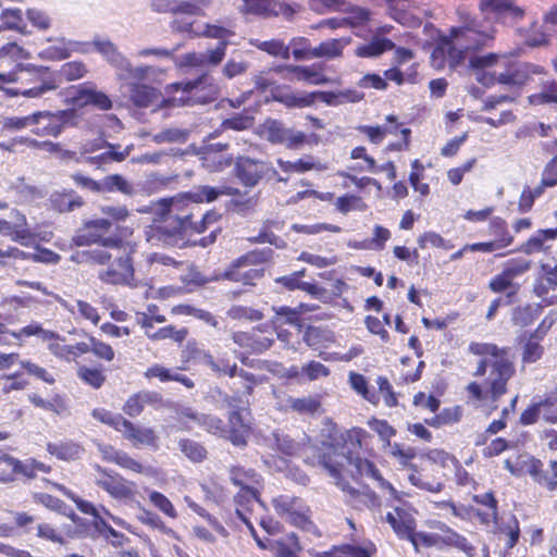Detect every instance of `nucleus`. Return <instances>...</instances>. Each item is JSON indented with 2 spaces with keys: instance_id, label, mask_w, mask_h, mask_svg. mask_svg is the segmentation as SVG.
<instances>
[{
  "instance_id": "8",
  "label": "nucleus",
  "mask_w": 557,
  "mask_h": 557,
  "mask_svg": "<svg viewBox=\"0 0 557 557\" xmlns=\"http://www.w3.org/2000/svg\"><path fill=\"white\" fill-rule=\"evenodd\" d=\"M237 178L246 187H255L262 178H274L287 182L286 177L277 176V171L271 163L249 157H237L235 161Z\"/></svg>"
},
{
  "instance_id": "41",
  "label": "nucleus",
  "mask_w": 557,
  "mask_h": 557,
  "mask_svg": "<svg viewBox=\"0 0 557 557\" xmlns=\"http://www.w3.org/2000/svg\"><path fill=\"white\" fill-rule=\"evenodd\" d=\"M274 251L271 248L255 249L238 258L233 262L234 268L246 265H256L270 261L273 258Z\"/></svg>"
},
{
  "instance_id": "27",
  "label": "nucleus",
  "mask_w": 557,
  "mask_h": 557,
  "mask_svg": "<svg viewBox=\"0 0 557 557\" xmlns=\"http://www.w3.org/2000/svg\"><path fill=\"white\" fill-rule=\"evenodd\" d=\"M74 101L79 107L92 104L103 111L112 108V101L110 98L104 92L94 88H81L77 91V96L74 98Z\"/></svg>"
},
{
  "instance_id": "32",
  "label": "nucleus",
  "mask_w": 557,
  "mask_h": 557,
  "mask_svg": "<svg viewBox=\"0 0 557 557\" xmlns=\"http://www.w3.org/2000/svg\"><path fill=\"white\" fill-rule=\"evenodd\" d=\"M385 520L399 536H411L413 520L404 509L395 508L393 512H387Z\"/></svg>"
},
{
  "instance_id": "6",
  "label": "nucleus",
  "mask_w": 557,
  "mask_h": 557,
  "mask_svg": "<svg viewBox=\"0 0 557 557\" xmlns=\"http://www.w3.org/2000/svg\"><path fill=\"white\" fill-rule=\"evenodd\" d=\"M275 512L286 522L306 531H313L310 508L299 497L280 495L272 500Z\"/></svg>"
},
{
  "instance_id": "43",
  "label": "nucleus",
  "mask_w": 557,
  "mask_h": 557,
  "mask_svg": "<svg viewBox=\"0 0 557 557\" xmlns=\"http://www.w3.org/2000/svg\"><path fill=\"white\" fill-rule=\"evenodd\" d=\"M198 37L214 38L220 41H226V39L234 35L231 23L225 25L218 24H200L198 33H195Z\"/></svg>"
},
{
  "instance_id": "44",
  "label": "nucleus",
  "mask_w": 557,
  "mask_h": 557,
  "mask_svg": "<svg viewBox=\"0 0 557 557\" xmlns=\"http://www.w3.org/2000/svg\"><path fill=\"white\" fill-rule=\"evenodd\" d=\"M212 0H176L175 14L205 15Z\"/></svg>"
},
{
  "instance_id": "38",
  "label": "nucleus",
  "mask_w": 557,
  "mask_h": 557,
  "mask_svg": "<svg viewBox=\"0 0 557 557\" xmlns=\"http://www.w3.org/2000/svg\"><path fill=\"white\" fill-rule=\"evenodd\" d=\"M557 286V264H542V275L534 287V292L539 297L546 296Z\"/></svg>"
},
{
  "instance_id": "53",
  "label": "nucleus",
  "mask_w": 557,
  "mask_h": 557,
  "mask_svg": "<svg viewBox=\"0 0 557 557\" xmlns=\"http://www.w3.org/2000/svg\"><path fill=\"white\" fill-rule=\"evenodd\" d=\"M72 259L78 263L106 264L110 261L111 253L103 248H97L77 252Z\"/></svg>"
},
{
  "instance_id": "48",
  "label": "nucleus",
  "mask_w": 557,
  "mask_h": 557,
  "mask_svg": "<svg viewBox=\"0 0 557 557\" xmlns=\"http://www.w3.org/2000/svg\"><path fill=\"white\" fill-rule=\"evenodd\" d=\"M178 447L193 462H201L207 457V449L196 441L183 438L178 442Z\"/></svg>"
},
{
  "instance_id": "24",
  "label": "nucleus",
  "mask_w": 557,
  "mask_h": 557,
  "mask_svg": "<svg viewBox=\"0 0 557 557\" xmlns=\"http://www.w3.org/2000/svg\"><path fill=\"white\" fill-rule=\"evenodd\" d=\"M161 401V395L156 392H139L126 400L123 410L129 417H137L146 405L158 406Z\"/></svg>"
},
{
  "instance_id": "58",
  "label": "nucleus",
  "mask_w": 557,
  "mask_h": 557,
  "mask_svg": "<svg viewBox=\"0 0 557 557\" xmlns=\"http://www.w3.org/2000/svg\"><path fill=\"white\" fill-rule=\"evenodd\" d=\"M187 333L186 329L176 330L173 325H168L156 332H147V336L152 341L172 338L177 343H182L186 338Z\"/></svg>"
},
{
  "instance_id": "35",
  "label": "nucleus",
  "mask_w": 557,
  "mask_h": 557,
  "mask_svg": "<svg viewBox=\"0 0 557 557\" xmlns=\"http://www.w3.org/2000/svg\"><path fill=\"white\" fill-rule=\"evenodd\" d=\"M350 42L349 38L330 39L321 42L318 47L310 50L312 58H329L333 59L342 54V50Z\"/></svg>"
},
{
  "instance_id": "31",
  "label": "nucleus",
  "mask_w": 557,
  "mask_h": 557,
  "mask_svg": "<svg viewBox=\"0 0 557 557\" xmlns=\"http://www.w3.org/2000/svg\"><path fill=\"white\" fill-rule=\"evenodd\" d=\"M234 189L231 187H211L208 185H202L195 187L191 191H189L186 197L195 202H211L218 199L222 195H234Z\"/></svg>"
},
{
  "instance_id": "36",
  "label": "nucleus",
  "mask_w": 557,
  "mask_h": 557,
  "mask_svg": "<svg viewBox=\"0 0 557 557\" xmlns=\"http://www.w3.org/2000/svg\"><path fill=\"white\" fill-rule=\"evenodd\" d=\"M47 450L49 454L55 456L58 459L61 460H75L79 458L83 448L79 444L67 441V442H60V443H49L47 445Z\"/></svg>"
},
{
  "instance_id": "13",
  "label": "nucleus",
  "mask_w": 557,
  "mask_h": 557,
  "mask_svg": "<svg viewBox=\"0 0 557 557\" xmlns=\"http://www.w3.org/2000/svg\"><path fill=\"white\" fill-rule=\"evenodd\" d=\"M98 277L108 284L131 285L134 281V268L127 255L119 256L107 270L99 272Z\"/></svg>"
},
{
  "instance_id": "1",
  "label": "nucleus",
  "mask_w": 557,
  "mask_h": 557,
  "mask_svg": "<svg viewBox=\"0 0 557 557\" xmlns=\"http://www.w3.org/2000/svg\"><path fill=\"white\" fill-rule=\"evenodd\" d=\"M191 208L180 199H163L156 211L152 225L146 232L151 245L183 248L186 246L208 247L215 243L222 227V215L214 210L205 213L200 221H194Z\"/></svg>"
},
{
  "instance_id": "40",
  "label": "nucleus",
  "mask_w": 557,
  "mask_h": 557,
  "mask_svg": "<svg viewBox=\"0 0 557 557\" xmlns=\"http://www.w3.org/2000/svg\"><path fill=\"white\" fill-rule=\"evenodd\" d=\"M272 310L275 313L274 318L271 320L274 327H278L283 324H289L297 326L299 330L301 329L300 318L295 308L287 306H273Z\"/></svg>"
},
{
  "instance_id": "46",
  "label": "nucleus",
  "mask_w": 557,
  "mask_h": 557,
  "mask_svg": "<svg viewBox=\"0 0 557 557\" xmlns=\"http://www.w3.org/2000/svg\"><path fill=\"white\" fill-rule=\"evenodd\" d=\"M133 148H134V145L131 144L123 149V152H114L112 154H107V152H102L98 156L85 157L84 159H82V161H84L88 164L96 165L97 168H101L112 161H114V162L124 161L129 156Z\"/></svg>"
},
{
  "instance_id": "52",
  "label": "nucleus",
  "mask_w": 557,
  "mask_h": 557,
  "mask_svg": "<svg viewBox=\"0 0 557 557\" xmlns=\"http://www.w3.org/2000/svg\"><path fill=\"white\" fill-rule=\"evenodd\" d=\"M299 552L300 545L295 533L287 534L275 543V554L278 557H296Z\"/></svg>"
},
{
  "instance_id": "23",
  "label": "nucleus",
  "mask_w": 557,
  "mask_h": 557,
  "mask_svg": "<svg viewBox=\"0 0 557 557\" xmlns=\"http://www.w3.org/2000/svg\"><path fill=\"white\" fill-rule=\"evenodd\" d=\"M72 51L86 53L88 52V44L78 41H67L64 39L59 41L57 46H50L44 49L39 55L41 59L47 60H63L70 57Z\"/></svg>"
},
{
  "instance_id": "47",
  "label": "nucleus",
  "mask_w": 557,
  "mask_h": 557,
  "mask_svg": "<svg viewBox=\"0 0 557 557\" xmlns=\"http://www.w3.org/2000/svg\"><path fill=\"white\" fill-rule=\"evenodd\" d=\"M250 42L258 49L265 51L271 55L281 57L284 60H288L290 57L289 47L285 46L281 40L272 39L268 41H261L259 39H255Z\"/></svg>"
},
{
  "instance_id": "22",
  "label": "nucleus",
  "mask_w": 557,
  "mask_h": 557,
  "mask_svg": "<svg viewBox=\"0 0 557 557\" xmlns=\"http://www.w3.org/2000/svg\"><path fill=\"white\" fill-rule=\"evenodd\" d=\"M10 221L15 233V243L22 246H30L37 239L36 233L29 227L24 213L17 209L10 212Z\"/></svg>"
},
{
  "instance_id": "29",
  "label": "nucleus",
  "mask_w": 557,
  "mask_h": 557,
  "mask_svg": "<svg viewBox=\"0 0 557 557\" xmlns=\"http://www.w3.org/2000/svg\"><path fill=\"white\" fill-rule=\"evenodd\" d=\"M339 486L350 495V502L355 507L360 508L363 506L370 510L381 507V499L372 490L364 487L359 491L350 486Z\"/></svg>"
},
{
  "instance_id": "39",
  "label": "nucleus",
  "mask_w": 557,
  "mask_h": 557,
  "mask_svg": "<svg viewBox=\"0 0 557 557\" xmlns=\"http://www.w3.org/2000/svg\"><path fill=\"white\" fill-rule=\"evenodd\" d=\"M314 95L312 92H285L275 96V100L288 108H306L314 103Z\"/></svg>"
},
{
  "instance_id": "9",
  "label": "nucleus",
  "mask_w": 557,
  "mask_h": 557,
  "mask_svg": "<svg viewBox=\"0 0 557 557\" xmlns=\"http://www.w3.org/2000/svg\"><path fill=\"white\" fill-rule=\"evenodd\" d=\"M39 137H59L65 127L74 126L77 120V113L74 109L58 111H37Z\"/></svg>"
},
{
  "instance_id": "59",
  "label": "nucleus",
  "mask_w": 557,
  "mask_h": 557,
  "mask_svg": "<svg viewBox=\"0 0 557 557\" xmlns=\"http://www.w3.org/2000/svg\"><path fill=\"white\" fill-rule=\"evenodd\" d=\"M227 317L233 320H249V321H260L263 319V313L255 308L246 307V306H232L227 312Z\"/></svg>"
},
{
  "instance_id": "56",
  "label": "nucleus",
  "mask_w": 557,
  "mask_h": 557,
  "mask_svg": "<svg viewBox=\"0 0 557 557\" xmlns=\"http://www.w3.org/2000/svg\"><path fill=\"white\" fill-rule=\"evenodd\" d=\"M288 127L276 120H269L263 125V134L272 144L282 145Z\"/></svg>"
},
{
  "instance_id": "12",
  "label": "nucleus",
  "mask_w": 557,
  "mask_h": 557,
  "mask_svg": "<svg viewBox=\"0 0 557 557\" xmlns=\"http://www.w3.org/2000/svg\"><path fill=\"white\" fill-rule=\"evenodd\" d=\"M177 416L180 421L185 423V428L187 430H190L191 426L184 421L185 419L195 422L198 426L202 428L210 434L220 437L225 435V423L222 419H220L216 416L197 412L190 407H184L180 409L177 411Z\"/></svg>"
},
{
  "instance_id": "51",
  "label": "nucleus",
  "mask_w": 557,
  "mask_h": 557,
  "mask_svg": "<svg viewBox=\"0 0 557 557\" xmlns=\"http://www.w3.org/2000/svg\"><path fill=\"white\" fill-rule=\"evenodd\" d=\"M112 454L113 455L111 457H108V460L115 462L116 465L124 469H127L136 473H146L149 470L148 467L143 466L140 462H138L124 451L112 450Z\"/></svg>"
},
{
  "instance_id": "50",
  "label": "nucleus",
  "mask_w": 557,
  "mask_h": 557,
  "mask_svg": "<svg viewBox=\"0 0 557 557\" xmlns=\"http://www.w3.org/2000/svg\"><path fill=\"white\" fill-rule=\"evenodd\" d=\"M269 445L275 447L277 450L282 451L284 455L293 456L297 453L298 444L292 440L288 435L280 433L277 431L272 432L271 436L268 438Z\"/></svg>"
},
{
  "instance_id": "60",
  "label": "nucleus",
  "mask_w": 557,
  "mask_h": 557,
  "mask_svg": "<svg viewBox=\"0 0 557 557\" xmlns=\"http://www.w3.org/2000/svg\"><path fill=\"white\" fill-rule=\"evenodd\" d=\"M389 238V230L381 225H375L373 230V237L370 240L363 242L360 247L371 250H382Z\"/></svg>"
},
{
  "instance_id": "5",
  "label": "nucleus",
  "mask_w": 557,
  "mask_h": 557,
  "mask_svg": "<svg viewBox=\"0 0 557 557\" xmlns=\"http://www.w3.org/2000/svg\"><path fill=\"white\" fill-rule=\"evenodd\" d=\"M468 350L475 356H491L493 358L485 385L488 387L492 401H497L507 392V383L516 372L515 364L509 357V349L499 348L492 343L473 342L470 343Z\"/></svg>"
},
{
  "instance_id": "28",
  "label": "nucleus",
  "mask_w": 557,
  "mask_h": 557,
  "mask_svg": "<svg viewBox=\"0 0 557 557\" xmlns=\"http://www.w3.org/2000/svg\"><path fill=\"white\" fill-rule=\"evenodd\" d=\"M218 369H214V372L220 374H227L231 377L238 375L243 380V388L245 395H251L253 392V386L257 384V380L252 373L246 372L243 369L238 371L237 366L230 364L226 359H219Z\"/></svg>"
},
{
  "instance_id": "55",
  "label": "nucleus",
  "mask_w": 557,
  "mask_h": 557,
  "mask_svg": "<svg viewBox=\"0 0 557 557\" xmlns=\"http://www.w3.org/2000/svg\"><path fill=\"white\" fill-rule=\"evenodd\" d=\"M473 500L476 504H480V505L486 507V511L483 513V517H482L483 521H485V522H491V521L496 522L497 521V516H498L497 500L494 497L493 493L487 492L484 494L474 495Z\"/></svg>"
},
{
  "instance_id": "64",
  "label": "nucleus",
  "mask_w": 557,
  "mask_h": 557,
  "mask_svg": "<svg viewBox=\"0 0 557 557\" xmlns=\"http://www.w3.org/2000/svg\"><path fill=\"white\" fill-rule=\"evenodd\" d=\"M490 288L494 293H502L510 289L509 295H512L517 293L519 285L513 283V280L505 271H503L491 280Z\"/></svg>"
},
{
  "instance_id": "34",
  "label": "nucleus",
  "mask_w": 557,
  "mask_h": 557,
  "mask_svg": "<svg viewBox=\"0 0 557 557\" xmlns=\"http://www.w3.org/2000/svg\"><path fill=\"white\" fill-rule=\"evenodd\" d=\"M395 47L387 38L374 37L370 42L363 44L356 49V55L360 58H376Z\"/></svg>"
},
{
  "instance_id": "17",
  "label": "nucleus",
  "mask_w": 557,
  "mask_h": 557,
  "mask_svg": "<svg viewBox=\"0 0 557 557\" xmlns=\"http://www.w3.org/2000/svg\"><path fill=\"white\" fill-rule=\"evenodd\" d=\"M523 466L525 468V472L530 474L535 482L539 484L546 486L548 491H555L557 488V461L552 460L549 462V469L553 478H549L543 470V463L540 459H536L531 456H527L525 459L522 460Z\"/></svg>"
},
{
  "instance_id": "2",
  "label": "nucleus",
  "mask_w": 557,
  "mask_h": 557,
  "mask_svg": "<svg viewBox=\"0 0 557 557\" xmlns=\"http://www.w3.org/2000/svg\"><path fill=\"white\" fill-rule=\"evenodd\" d=\"M495 29L478 18H467L461 27L451 28L448 36H441L431 53V65L437 71L448 66L456 71L465 64L467 53L488 46Z\"/></svg>"
},
{
  "instance_id": "62",
  "label": "nucleus",
  "mask_w": 557,
  "mask_h": 557,
  "mask_svg": "<svg viewBox=\"0 0 557 557\" xmlns=\"http://www.w3.org/2000/svg\"><path fill=\"white\" fill-rule=\"evenodd\" d=\"M188 138V132L185 129L171 127L165 128L153 135L152 140L157 144L163 143H185Z\"/></svg>"
},
{
  "instance_id": "57",
  "label": "nucleus",
  "mask_w": 557,
  "mask_h": 557,
  "mask_svg": "<svg viewBox=\"0 0 557 557\" xmlns=\"http://www.w3.org/2000/svg\"><path fill=\"white\" fill-rule=\"evenodd\" d=\"M511 242L512 236L506 233L500 238H497L492 242L465 245V249H469L470 251L492 252L494 250L507 247L508 245L511 244Z\"/></svg>"
},
{
  "instance_id": "4",
  "label": "nucleus",
  "mask_w": 557,
  "mask_h": 557,
  "mask_svg": "<svg viewBox=\"0 0 557 557\" xmlns=\"http://www.w3.org/2000/svg\"><path fill=\"white\" fill-rule=\"evenodd\" d=\"M319 463L336 481L337 485H343L341 479L344 473L354 479L367 478L377 483L382 490H387L393 497H397V491L380 473L375 465L368 459L354 456L345 447L341 449L335 446H327L319 456Z\"/></svg>"
},
{
  "instance_id": "45",
  "label": "nucleus",
  "mask_w": 557,
  "mask_h": 557,
  "mask_svg": "<svg viewBox=\"0 0 557 557\" xmlns=\"http://www.w3.org/2000/svg\"><path fill=\"white\" fill-rule=\"evenodd\" d=\"M157 73L156 67L150 65L133 66L128 60V65L122 67L117 76L120 79L145 81Z\"/></svg>"
},
{
  "instance_id": "3",
  "label": "nucleus",
  "mask_w": 557,
  "mask_h": 557,
  "mask_svg": "<svg viewBox=\"0 0 557 557\" xmlns=\"http://www.w3.org/2000/svg\"><path fill=\"white\" fill-rule=\"evenodd\" d=\"M176 90L187 94L186 97L164 99L160 92L150 86L133 84L131 86V99L136 107L147 108L152 104L158 107L194 106L196 103H208L213 101L219 88L214 78L208 72L202 73L196 79L177 83Z\"/></svg>"
},
{
  "instance_id": "61",
  "label": "nucleus",
  "mask_w": 557,
  "mask_h": 557,
  "mask_svg": "<svg viewBox=\"0 0 557 557\" xmlns=\"http://www.w3.org/2000/svg\"><path fill=\"white\" fill-rule=\"evenodd\" d=\"M147 493H148V498H149L150 503L156 508H158L161 512H163L164 515H166L170 518L177 517V512H176L174 506L172 505V503L165 495H163L162 493L157 492V491H147Z\"/></svg>"
},
{
  "instance_id": "11",
  "label": "nucleus",
  "mask_w": 557,
  "mask_h": 557,
  "mask_svg": "<svg viewBox=\"0 0 557 557\" xmlns=\"http://www.w3.org/2000/svg\"><path fill=\"white\" fill-rule=\"evenodd\" d=\"M100 475L96 479V484L117 499H131L135 495V483L129 482L117 473H109L107 470L97 466Z\"/></svg>"
},
{
  "instance_id": "26",
  "label": "nucleus",
  "mask_w": 557,
  "mask_h": 557,
  "mask_svg": "<svg viewBox=\"0 0 557 557\" xmlns=\"http://www.w3.org/2000/svg\"><path fill=\"white\" fill-rule=\"evenodd\" d=\"M35 459L29 458L26 460H18L12 456L7 458V468L10 469L9 472H0V482L8 483L14 480L13 474L18 473L23 474L28 479H33L36 476L35 472Z\"/></svg>"
},
{
  "instance_id": "7",
  "label": "nucleus",
  "mask_w": 557,
  "mask_h": 557,
  "mask_svg": "<svg viewBox=\"0 0 557 557\" xmlns=\"http://www.w3.org/2000/svg\"><path fill=\"white\" fill-rule=\"evenodd\" d=\"M112 223L108 219H95L86 221L79 227L72 238L75 246H90L92 244H101L104 248H120L122 239L116 237H106L110 231Z\"/></svg>"
},
{
  "instance_id": "10",
  "label": "nucleus",
  "mask_w": 557,
  "mask_h": 557,
  "mask_svg": "<svg viewBox=\"0 0 557 557\" xmlns=\"http://www.w3.org/2000/svg\"><path fill=\"white\" fill-rule=\"evenodd\" d=\"M235 400V397L225 398L232 410L227 418V424H225V435L223 437L227 438L233 445L243 447L247 444L250 426L242 411L236 407Z\"/></svg>"
},
{
  "instance_id": "49",
  "label": "nucleus",
  "mask_w": 557,
  "mask_h": 557,
  "mask_svg": "<svg viewBox=\"0 0 557 557\" xmlns=\"http://www.w3.org/2000/svg\"><path fill=\"white\" fill-rule=\"evenodd\" d=\"M121 191L125 195H133L134 187L122 175L112 174L102 180V193Z\"/></svg>"
},
{
  "instance_id": "30",
  "label": "nucleus",
  "mask_w": 557,
  "mask_h": 557,
  "mask_svg": "<svg viewBox=\"0 0 557 557\" xmlns=\"http://www.w3.org/2000/svg\"><path fill=\"white\" fill-rule=\"evenodd\" d=\"M240 11L257 15H277L282 11L278 0H242Z\"/></svg>"
},
{
  "instance_id": "16",
  "label": "nucleus",
  "mask_w": 557,
  "mask_h": 557,
  "mask_svg": "<svg viewBox=\"0 0 557 557\" xmlns=\"http://www.w3.org/2000/svg\"><path fill=\"white\" fill-rule=\"evenodd\" d=\"M277 73H284L283 77L288 81H304L312 85H324L329 83V78L321 74L314 65L299 66L286 65L274 69Z\"/></svg>"
},
{
  "instance_id": "25",
  "label": "nucleus",
  "mask_w": 557,
  "mask_h": 557,
  "mask_svg": "<svg viewBox=\"0 0 557 557\" xmlns=\"http://www.w3.org/2000/svg\"><path fill=\"white\" fill-rule=\"evenodd\" d=\"M277 164L281 170L286 173H305L312 170L322 172L327 170V165L325 163L310 154H307L294 162L277 159Z\"/></svg>"
},
{
  "instance_id": "19",
  "label": "nucleus",
  "mask_w": 557,
  "mask_h": 557,
  "mask_svg": "<svg viewBox=\"0 0 557 557\" xmlns=\"http://www.w3.org/2000/svg\"><path fill=\"white\" fill-rule=\"evenodd\" d=\"M480 9L486 16L495 14L497 16L519 20L524 14L523 9L515 5L512 0H482Z\"/></svg>"
},
{
  "instance_id": "37",
  "label": "nucleus",
  "mask_w": 557,
  "mask_h": 557,
  "mask_svg": "<svg viewBox=\"0 0 557 557\" xmlns=\"http://www.w3.org/2000/svg\"><path fill=\"white\" fill-rule=\"evenodd\" d=\"M49 350L57 357L63 358L67 361L74 360L81 355L90 351V345L88 343H77L75 345H61L58 343L49 344Z\"/></svg>"
},
{
  "instance_id": "15",
  "label": "nucleus",
  "mask_w": 557,
  "mask_h": 557,
  "mask_svg": "<svg viewBox=\"0 0 557 557\" xmlns=\"http://www.w3.org/2000/svg\"><path fill=\"white\" fill-rule=\"evenodd\" d=\"M273 395L276 398V407L282 411L292 410L299 414H313L321 406L318 396H306L296 398L289 395H280L273 391Z\"/></svg>"
},
{
  "instance_id": "63",
  "label": "nucleus",
  "mask_w": 557,
  "mask_h": 557,
  "mask_svg": "<svg viewBox=\"0 0 557 557\" xmlns=\"http://www.w3.org/2000/svg\"><path fill=\"white\" fill-rule=\"evenodd\" d=\"M92 417L98 421L114 428L116 431L122 432L126 419L117 413H112L106 409H94Z\"/></svg>"
},
{
  "instance_id": "54",
  "label": "nucleus",
  "mask_w": 557,
  "mask_h": 557,
  "mask_svg": "<svg viewBox=\"0 0 557 557\" xmlns=\"http://www.w3.org/2000/svg\"><path fill=\"white\" fill-rule=\"evenodd\" d=\"M442 541L447 545L460 549L469 557H472L475 554L474 546L465 536L450 529H447L445 535L442 537Z\"/></svg>"
},
{
  "instance_id": "33",
  "label": "nucleus",
  "mask_w": 557,
  "mask_h": 557,
  "mask_svg": "<svg viewBox=\"0 0 557 557\" xmlns=\"http://www.w3.org/2000/svg\"><path fill=\"white\" fill-rule=\"evenodd\" d=\"M50 201L52 208L60 213L72 212L84 205L82 197L74 191L53 194Z\"/></svg>"
},
{
  "instance_id": "42",
  "label": "nucleus",
  "mask_w": 557,
  "mask_h": 557,
  "mask_svg": "<svg viewBox=\"0 0 557 557\" xmlns=\"http://www.w3.org/2000/svg\"><path fill=\"white\" fill-rule=\"evenodd\" d=\"M557 238V227L539 231L521 247V250L528 255L541 251L544 249V242L547 239Z\"/></svg>"
},
{
  "instance_id": "21",
  "label": "nucleus",
  "mask_w": 557,
  "mask_h": 557,
  "mask_svg": "<svg viewBox=\"0 0 557 557\" xmlns=\"http://www.w3.org/2000/svg\"><path fill=\"white\" fill-rule=\"evenodd\" d=\"M95 50L99 52L108 63L120 73L122 67L128 65V59L117 49L116 45L109 39L95 38L92 41Z\"/></svg>"
},
{
  "instance_id": "14",
  "label": "nucleus",
  "mask_w": 557,
  "mask_h": 557,
  "mask_svg": "<svg viewBox=\"0 0 557 557\" xmlns=\"http://www.w3.org/2000/svg\"><path fill=\"white\" fill-rule=\"evenodd\" d=\"M543 69L532 63L510 65L505 72L498 73V84L509 87H522L532 81L533 75L542 74Z\"/></svg>"
},
{
  "instance_id": "18",
  "label": "nucleus",
  "mask_w": 557,
  "mask_h": 557,
  "mask_svg": "<svg viewBox=\"0 0 557 557\" xmlns=\"http://www.w3.org/2000/svg\"><path fill=\"white\" fill-rule=\"evenodd\" d=\"M236 515L250 529L253 530L251 522L247 516V511L252 510L256 504L262 505L258 490L251 485L240 488L235 495Z\"/></svg>"
},
{
  "instance_id": "20",
  "label": "nucleus",
  "mask_w": 557,
  "mask_h": 557,
  "mask_svg": "<svg viewBox=\"0 0 557 557\" xmlns=\"http://www.w3.org/2000/svg\"><path fill=\"white\" fill-rule=\"evenodd\" d=\"M121 433L136 447L140 445L158 447V435L151 428H136L131 421L126 420Z\"/></svg>"
}]
</instances>
